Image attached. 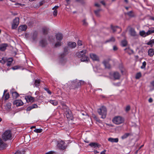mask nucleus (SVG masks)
Segmentation results:
<instances>
[{"instance_id":"nucleus-5","label":"nucleus","mask_w":154,"mask_h":154,"mask_svg":"<svg viewBox=\"0 0 154 154\" xmlns=\"http://www.w3.org/2000/svg\"><path fill=\"white\" fill-rule=\"evenodd\" d=\"M57 145L58 148L60 149L64 150L66 147L65 142L62 140L58 141Z\"/></svg>"},{"instance_id":"nucleus-43","label":"nucleus","mask_w":154,"mask_h":154,"mask_svg":"<svg viewBox=\"0 0 154 154\" xmlns=\"http://www.w3.org/2000/svg\"><path fill=\"white\" fill-rule=\"evenodd\" d=\"M48 31V29L46 28H43L42 29V32L44 34H47Z\"/></svg>"},{"instance_id":"nucleus-14","label":"nucleus","mask_w":154,"mask_h":154,"mask_svg":"<svg viewBox=\"0 0 154 154\" xmlns=\"http://www.w3.org/2000/svg\"><path fill=\"white\" fill-rule=\"evenodd\" d=\"M129 32L130 35L132 36H135L137 35L136 32L135 31L134 29L133 28H130Z\"/></svg>"},{"instance_id":"nucleus-11","label":"nucleus","mask_w":154,"mask_h":154,"mask_svg":"<svg viewBox=\"0 0 154 154\" xmlns=\"http://www.w3.org/2000/svg\"><path fill=\"white\" fill-rule=\"evenodd\" d=\"M25 99L27 103L33 102L35 100V98L30 96H26Z\"/></svg>"},{"instance_id":"nucleus-31","label":"nucleus","mask_w":154,"mask_h":154,"mask_svg":"<svg viewBox=\"0 0 154 154\" xmlns=\"http://www.w3.org/2000/svg\"><path fill=\"white\" fill-rule=\"evenodd\" d=\"M8 58L5 57H3L0 60V62L2 64H5L6 63Z\"/></svg>"},{"instance_id":"nucleus-2","label":"nucleus","mask_w":154,"mask_h":154,"mask_svg":"<svg viewBox=\"0 0 154 154\" xmlns=\"http://www.w3.org/2000/svg\"><path fill=\"white\" fill-rule=\"evenodd\" d=\"M97 112L101 116V118L103 119L106 118L107 114V110L104 106H102L98 109Z\"/></svg>"},{"instance_id":"nucleus-64","label":"nucleus","mask_w":154,"mask_h":154,"mask_svg":"<svg viewBox=\"0 0 154 154\" xmlns=\"http://www.w3.org/2000/svg\"><path fill=\"white\" fill-rule=\"evenodd\" d=\"M151 84L153 87H154V81L151 82Z\"/></svg>"},{"instance_id":"nucleus-12","label":"nucleus","mask_w":154,"mask_h":154,"mask_svg":"<svg viewBox=\"0 0 154 154\" xmlns=\"http://www.w3.org/2000/svg\"><path fill=\"white\" fill-rule=\"evenodd\" d=\"M13 103L15 104L17 106H22L23 105V103L21 100H17L14 101Z\"/></svg>"},{"instance_id":"nucleus-61","label":"nucleus","mask_w":154,"mask_h":154,"mask_svg":"<svg viewBox=\"0 0 154 154\" xmlns=\"http://www.w3.org/2000/svg\"><path fill=\"white\" fill-rule=\"evenodd\" d=\"M149 102L150 103H151L152 102V99L151 98H150L149 99Z\"/></svg>"},{"instance_id":"nucleus-32","label":"nucleus","mask_w":154,"mask_h":154,"mask_svg":"<svg viewBox=\"0 0 154 154\" xmlns=\"http://www.w3.org/2000/svg\"><path fill=\"white\" fill-rule=\"evenodd\" d=\"M154 32V28H152L150 29H149L148 30V31L146 32L147 35H149L152 33H153Z\"/></svg>"},{"instance_id":"nucleus-35","label":"nucleus","mask_w":154,"mask_h":154,"mask_svg":"<svg viewBox=\"0 0 154 154\" xmlns=\"http://www.w3.org/2000/svg\"><path fill=\"white\" fill-rule=\"evenodd\" d=\"M11 103H8L5 106V108L7 110H10L11 108Z\"/></svg>"},{"instance_id":"nucleus-7","label":"nucleus","mask_w":154,"mask_h":154,"mask_svg":"<svg viewBox=\"0 0 154 154\" xmlns=\"http://www.w3.org/2000/svg\"><path fill=\"white\" fill-rule=\"evenodd\" d=\"M72 83L73 85H75V88H78L80 87L84 83V82L81 80L79 81L76 79L73 81Z\"/></svg>"},{"instance_id":"nucleus-20","label":"nucleus","mask_w":154,"mask_h":154,"mask_svg":"<svg viewBox=\"0 0 154 154\" xmlns=\"http://www.w3.org/2000/svg\"><path fill=\"white\" fill-rule=\"evenodd\" d=\"M103 64L104 65L106 68L109 69L111 66L108 62V61L106 60H104L103 62Z\"/></svg>"},{"instance_id":"nucleus-8","label":"nucleus","mask_w":154,"mask_h":154,"mask_svg":"<svg viewBox=\"0 0 154 154\" xmlns=\"http://www.w3.org/2000/svg\"><path fill=\"white\" fill-rule=\"evenodd\" d=\"M125 14L127 15L130 18H133L136 17V14L133 10H131L127 13H125Z\"/></svg>"},{"instance_id":"nucleus-44","label":"nucleus","mask_w":154,"mask_h":154,"mask_svg":"<svg viewBox=\"0 0 154 154\" xmlns=\"http://www.w3.org/2000/svg\"><path fill=\"white\" fill-rule=\"evenodd\" d=\"M34 131L37 133H40L42 132V129H36L34 130Z\"/></svg>"},{"instance_id":"nucleus-21","label":"nucleus","mask_w":154,"mask_h":154,"mask_svg":"<svg viewBox=\"0 0 154 154\" xmlns=\"http://www.w3.org/2000/svg\"><path fill=\"white\" fill-rule=\"evenodd\" d=\"M89 145L91 147L94 148L98 147L99 148L101 146V145L97 143L92 142L89 144Z\"/></svg>"},{"instance_id":"nucleus-41","label":"nucleus","mask_w":154,"mask_h":154,"mask_svg":"<svg viewBox=\"0 0 154 154\" xmlns=\"http://www.w3.org/2000/svg\"><path fill=\"white\" fill-rule=\"evenodd\" d=\"M141 76V72H139L137 73L136 74V76H135V78L136 79H138L140 78Z\"/></svg>"},{"instance_id":"nucleus-9","label":"nucleus","mask_w":154,"mask_h":154,"mask_svg":"<svg viewBox=\"0 0 154 154\" xmlns=\"http://www.w3.org/2000/svg\"><path fill=\"white\" fill-rule=\"evenodd\" d=\"M110 75L113 77L114 80H117L119 79L120 75L119 73L117 72H114L113 73H110Z\"/></svg>"},{"instance_id":"nucleus-39","label":"nucleus","mask_w":154,"mask_h":154,"mask_svg":"<svg viewBox=\"0 0 154 154\" xmlns=\"http://www.w3.org/2000/svg\"><path fill=\"white\" fill-rule=\"evenodd\" d=\"M121 45L123 47H125L127 45V42L125 40H124L121 41Z\"/></svg>"},{"instance_id":"nucleus-62","label":"nucleus","mask_w":154,"mask_h":154,"mask_svg":"<svg viewBox=\"0 0 154 154\" xmlns=\"http://www.w3.org/2000/svg\"><path fill=\"white\" fill-rule=\"evenodd\" d=\"M95 6L97 7H99L100 6V5L97 3H96L95 4Z\"/></svg>"},{"instance_id":"nucleus-40","label":"nucleus","mask_w":154,"mask_h":154,"mask_svg":"<svg viewBox=\"0 0 154 154\" xmlns=\"http://www.w3.org/2000/svg\"><path fill=\"white\" fill-rule=\"evenodd\" d=\"M146 44L148 45H150L151 47H152V46L154 44V40L152 39L150 40V41L146 43Z\"/></svg>"},{"instance_id":"nucleus-23","label":"nucleus","mask_w":154,"mask_h":154,"mask_svg":"<svg viewBox=\"0 0 154 154\" xmlns=\"http://www.w3.org/2000/svg\"><path fill=\"white\" fill-rule=\"evenodd\" d=\"M7 145L4 143L0 138V149H2L7 147Z\"/></svg>"},{"instance_id":"nucleus-13","label":"nucleus","mask_w":154,"mask_h":154,"mask_svg":"<svg viewBox=\"0 0 154 154\" xmlns=\"http://www.w3.org/2000/svg\"><path fill=\"white\" fill-rule=\"evenodd\" d=\"M11 94L12 97L14 98H17L19 96V94L16 91H15L14 89L11 90Z\"/></svg>"},{"instance_id":"nucleus-54","label":"nucleus","mask_w":154,"mask_h":154,"mask_svg":"<svg viewBox=\"0 0 154 154\" xmlns=\"http://www.w3.org/2000/svg\"><path fill=\"white\" fill-rule=\"evenodd\" d=\"M32 106V108L33 109L37 108L38 107V106H37V105L36 104H33Z\"/></svg>"},{"instance_id":"nucleus-50","label":"nucleus","mask_w":154,"mask_h":154,"mask_svg":"<svg viewBox=\"0 0 154 154\" xmlns=\"http://www.w3.org/2000/svg\"><path fill=\"white\" fill-rule=\"evenodd\" d=\"M44 89L47 91V93L50 94H51V92L48 89L46 88H44Z\"/></svg>"},{"instance_id":"nucleus-22","label":"nucleus","mask_w":154,"mask_h":154,"mask_svg":"<svg viewBox=\"0 0 154 154\" xmlns=\"http://www.w3.org/2000/svg\"><path fill=\"white\" fill-rule=\"evenodd\" d=\"M56 39L59 41H61L63 38V35L62 33H58L56 35Z\"/></svg>"},{"instance_id":"nucleus-49","label":"nucleus","mask_w":154,"mask_h":154,"mask_svg":"<svg viewBox=\"0 0 154 154\" xmlns=\"http://www.w3.org/2000/svg\"><path fill=\"white\" fill-rule=\"evenodd\" d=\"M33 109L32 106L31 105L27 107L26 110L27 111H30Z\"/></svg>"},{"instance_id":"nucleus-37","label":"nucleus","mask_w":154,"mask_h":154,"mask_svg":"<svg viewBox=\"0 0 154 154\" xmlns=\"http://www.w3.org/2000/svg\"><path fill=\"white\" fill-rule=\"evenodd\" d=\"M130 135V134L129 133H126L121 137V138L122 140L125 139L128 137Z\"/></svg>"},{"instance_id":"nucleus-48","label":"nucleus","mask_w":154,"mask_h":154,"mask_svg":"<svg viewBox=\"0 0 154 154\" xmlns=\"http://www.w3.org/2000/svg\"><path fill=\"white\" fill-rule=\"evenodd\" d=\"M146 63L145 61L143 62L142 63V65L141 67V69H144L145 68Z\"/></svg>"},{"instance_id":"nucleus-10","label":"nucleus","mask_w":154,"mask_h":154,"mask_svg":"<svg viewBox=\"0 0 154 154\" xmlns=\"http://www.w3.org/2000/svg\"><path fill=\"white\" fill-rule=\"evenodd\" d=\"M65 114L67 119H71L72 118V115L71 110L68 108H66Z\"/></svg>"},{"instance_id":"nucleus-1","label":"nucleus","mask_w":154,"mask_h":154,"mask_svg":"<svg viewBox=\"0 0 154 154\" xmlns=\"http://www.w3.org/2000/svg\"><path fill=\"white\" fill-rule=\"evenodd\" d=\"M87 51L84 50L76 53V55L79 58H81V62L88 63L89 61L88 57L86 55Z\"/></svg>"},{"instance_id":"nucleus-28","label":"nucleus","mask_w":154,"mask_h":154,"mask_svg":"<svg viewBox=\"0 0 154 154\" xmlns=\"http://www.w3.org/2000/svg\"><path fill=\"white\" fill-rule=\"evenodd\" d=\"M108 140L112 143H117L119 141V139L117 138H114L110 137L108 138Z\"/></svg>"},{"instance_id":"nucleus-63","label":"nucleus","mask_w":154,"mask_h":154,"mask_svg":"<svg viewBox=\"0 0 154 154\" xmlns=\"http://www.w3.org/2000/svg\"><path fill=\"white\" fill-rule=\"evenodd\" d=\"M101 3L103 5H105V3L104 1H101Z\"/></svg>"},{"instance_id":"nucleus-16","label":"nucleus","mask_w":154,"mask_h":154,"mask_svg":"<svg viewBox=\"0 0 154 154\" xmlns=\"http://www.w3.org/2000/svg\"><path fill=\"white\" fill-rule=\"evenodd\" d=\"M47 45V42L45 39L41 40L39 42V45L42 47H45Z\"/></svg>"},{"instance_id":"nucleus-55","label":"nucleus","mask_w":154,"mask_h":154,"mask_svg":"<svg viewBox=\"0 0 154 154\" xmlns=\"http://www.w3.org/2000/svg\"><path fill=\"white\" fill-rule=\"evenodd\" d=\"M54 153V152L53 151H50L46 153L45 154H53Z\"/></svg>"},{"instance_id":"nucleus-57","label":"nucleus","mask_w":154,"mask_h":154,"mask_svg":"<svg viewBox=\"0 0 154 154\" xmlns=\"http://www.w3.org/2000/svg\"><path fill=\"white\" fill-rule=\"evenodd\" d=\"M106 152V150L105 149L103 151L100 152V154H106L105 152Z\"/></svg>"},{"instance_id":"nucleus-47","label":"nucleus","mask_w":154,"mask_h":154,"mask_svg":"<svg viewBox=\"0 0 154 154\" xmlns=\"http://www.w3.org/2000/svg\"><path fill=\"white\" fill-rule=\"evenodd\" d=\"M20 68V66H15L11 68V69L14 70H16Z\"/></svg>"},{"instance_id":"nucleus-46","label":"nucleus","mask_w":154,"mask_h":154,"mask_svg":"<svg viewBox=\"0 0 154 154\" xmlns=\"http://www.w3.org/2000/svg\"><path fill=\"white\" fill-rule=\"evenodd\" d=\"M82 22L83 25L85 26H87L88 25V23L86 22V19H85L83 20Z\"/></svg>"},{"instance_id":"nucleus-56","label":"nucleus","mask_w":154,"mask_h":154,"mask_svg":"<svg viewBox=\"0 0 154 154\" xmlns=\"http://www.w3.org/2000/svg\"><path fill=\"white\" fill-rule=\"evenodd\" d=\"M117 47L116 46H114L113 47V50L114 51H116L118 49Z\"/></svg>"},{"instance_id":"nucleus-19","label":"nucleus","mask_w":154,"mask_h":154,"mask_svg":"<svg viewBox=\"0 0 154 154\" xmlns=\"http://www.w3.org/2000/svg\"><path fill=\"white\" fill-rule=\"evenodd\" d=\"M68 46L71 48H75L76 46V43L74 42H69L67 44Z\"/></svg>"},{"instance_id":"nucleus-59","label":"nucleus","mask_w":154,"mask_h":154,"mask_svg":"<svg viewBox=\"0 0 154 154\" xmlns=\"http://www.w3.org/2000/svg\"><path fill=\"white\" fill-rule=\"evenodd\" d=\"M58 8H59V6H55V7H54L52 9L53 10L54 9V10H56Z\"/></svg>"},{"instance_id":"nucleus-33","label":"nucleus","mask_w":154,"mask_h":154,"mask_svg":"<svg viewBox=\"0 0 154 154\" xmlns=\"http://www.w3.org/2000/svg\"><path fill=\"white\" fill-rule=\"evenodd\" d=\"M101 10V9H99L97 10H95L94 11V13L97 17H100V12Z\"/></svg>"},{"instance_id":"nucleus-29","label":"nucleus","mask_w":154,"mask_h":154,"mask_svg":"<svg viewBox=\"0 0 154 154\" xmlns=\"http://www.w3.org/2000/svg\"><path fill=\"white\" fill-rule=\"evenodd\" d=\"M124 51H126L128 54L131 55L134 53L133 51L130 49L129 48H126L124 49Z\"/></svg>"},{"instance_id":"nucleus-26","label":"nucleus","mask_w":154,"mask_h":154,"mask_svg":"<svg viewBox=\"0 0 154 154\" xmlns=\"http://www.w3.org/2000/svg\"><path fill=\"white\" fill-rule=\"evenodd\" d=\"M148 55L150 57H152L154 55V49L153 48L149 49L148 51Z\"/></svg>"},{"instance_id":"nucleus-58","label":"nucleus","mask_w":154,"mask_h":154,"mask_svg":"<svg viewBox=\"0 0 154 154\" xmlns=\"http://www.w3.org/2000/svg\"><path fill=\"white\" fill-rule=\"evenodd\" d=\"M61 104L62 105V106H63V107L64 106L65 107V108H67V107L65 105V103H61Z\"/></svg>"},{"instance_id":"nucleus-4","label":"nucleus","mask_w":154,"mask_h":154,"mask_svg":"<svg viewBox=\"0 0 154 154\" xmlns=\"http://www.w3.org/2000/svg\"><path fill=\"white\" fill-rule=\"evenodd\" d=\"M124 119L120 116H116L112 120L113 122L116 125L122 124L124 122Z\"/></svg>"},{"instance_id":"nucleus-36","label":"nucleus","mask_w":154,"mask_h":154,"mask_svg":"<svg viewBox=\"0 0 154 154\" xmlns=\"http://www.w3.org/2000/svg\"><path fill=\"white\" fill-rule=\"evenodd\" d=\"M49 102L54 106L57 105L58 103V102L56 100H50Z\"/></svg>"},{"instance_id":"nucleus-18","label":"nucleus","mask_w":154,"mask_h":154,"mask_svg":"<svg viewBox=\"0 0 154 154\" xmlns=\"http://www.w3.org/2000/svg\"><path fill=\"white\" fill-rule=\"evenodd\" d=\"M7 46L8 45L7 44L3 43L0 44V51H5Z\"/></svg>"},{"instance_id":"nucleus-45","label":"nucleus","mask_w":154,"mask_h":154,"mask_svg":"<svg viewBox=\"0 0 154 154\" xmlns=\"http://www.w3.org/2000/svg\"><path fill=\"white\" fill-rule=\"evenodd\" d=\"M4 99L5 100H7L9 98V94L8 93L5 94L4 95Z\"/></svg>"},{"instance_id":"nucleus-60","label":"nucleus","mask_w":154,"mask_h":154,"mask_svg":"<svg viewBox=\"0 0 154 154\" xmlns=\"http://www.w3.org/2000/svg\"><path fill=\"white\" fill-rule=\"evenodd\" d=\"M14 154H21V153L19 151H17Z\"/></svg>"},{"instance_id":"nucleus-51","label":"nucleus","mask_w":154,"mask_h":154,"mask_svg":"<svg viewBox=\"0 0 154 154\" xmlns=\"http://www.w3.org/2000/svg\"><path fill=\"white\" fill-rule=\"evenodd\" d=\"M77 45L79 46H82V41L79 40L77 42Z\"/></svg>"},{"instance_id":"nucleus-38","label":"nucleus","mask_w":154,"mask_h":154,"mask_svg":"<svg viewBox=\"0 0 154 154\" xmlns=\"http://www.w3.org/2000/svg\"><path fill=\"white\" fill-rule=\"evenodd\" d=\"M140 34L141 36L143 37H145L147 36V35L146 32H145V31L143 30L140 31Z\"/></svg>"},{"instance_id":"nucleus-3","label":"nucleus","mask_w":154,"mask_h":154,"mask_svg":"<svg viewBox=\"0 0 154 154\" xmlns=\"http://www.w3.org/2000/svg\"><path fill=\"white\" fill-rule=\"evenodd\" d=\"M11 133L9 130L6 131L2 134V138L5 141L11 139Z\"/></svg>"},{"instance_id":"nucleus-34","label":"nucleus","mask_w":154,"mask_h":154,"mask_svg":"<svg viewBox=\"0 0 154 154\" xmlns=\"http://www.w3.org/2000/svg\"><path fill=\"white\" fill-rule=\"evenodd\" d=\"M115 41V38L113 37H112L110 38H109V39L107 40H106L105 43H107V42H114Z\"/></svg>"},{"instance_id":"nucleus-27","label":"nucleus","mask_w":154,"mask_h":154,"mask_svg":"<svg viewBox=\"0 0 154 154\" xmlns=\"http://www.w3.org/2000/svg\"><path fill=\"white\" fill-rule=\"evenodd\" d=\"M13 59L12 58H8L7 63V65L8 66H10L11 65V64L13 61Z\"/></svg>"},{"instance_id":"nucleus-30","label":"nucleus","mask_w":154,"mask_h":154,"mask_svg":"<svg viewBox=\"0 0 154 154\" xmlns=\"http://www.w3.org/2000/svg\"><path fill=\"white\" fill-rule=\"evenodd\" d=\"M40 80H35L33 85L36 87H38L40 85Z\"/></svg>"},{"instance_id":"nucleus-42","label":"nucleus","mask_w":154,"mask_h":154,"mask_svg":"<svg viewBox=\"0 0 154 154\" xmlns=\"http://www.w3.org/2000/svg\"><path fill=\"white\" fill-rule=\"evenodd\" d=\"M62 45V42L61 41H59L57 42L55 45V47H58Z\"/></svg>"},{"instance_id":"nucleus-25","label":"nucleus","mask_w":154,"mask_h":154,"mask_svg":"<svg viewBox=\"0 0 154 154\" xmlns=\"http://www.w3.org/2000/svg\"><path fill=\"white\" fill-rule=\"evenodd\" d=\"M68 48L67 47H65L64 48L63 53L61 54L60 55V58L61 59H63V58L65 56V53H66L68 52Z\"/></svg>"},{"instance_id":"nucleus-15","label":"nucleus","mask_w":154,"mask_h":154,"mask_svg":"<svg viewBox=\"0 0 154 154\" xmlns=\"http://www.w3.org/2000/svg\"><path fill=\"white\" fill-rule=\"evenodd\" d=\"M111 28L113 30V32H115L117 31L118 29H119V32H120L122 31L121 28L119 27L116 26H113L112 25H111Z\"/></svg>"},{"instance_id":"nucleus-17","label":"nucleus","mask_w":154,"mask_h":154,"mask_svg":"<svg viewBox=\"0 0 154 154\" xmlns=\"http://www.w3.org/2000/svg\"><path fill=\"white\" fill-rule=\"evenodd\" d=\"M91 58L94 61H98L99 60V57L97 56L94 54H90Z\"/></svg>"},{"instance_id":"nucleus-24","label":"nucleus","mask_w":154,"mask_h":154,"mask_svg":"<svg viewBox=\"0 0 154 154\" xmlns=\"http://www.w3.org/2000/svg\"><path fill=\"white\" fill-rule=\"evenodd\" d=\"M27 28V26L26 25H22L19 27L18 30L20 32L25 31L26 30Z\"/></svg>"},{"instance_id":"nucleus-53","label":"nucleus","mask_w":154,"mask_h":154,"mask_svg":"<svg viewBox=\"0 0 154 154\" xmlns=\"http://www.w3.org/2000/svg\"><path fill=\"white\" fill-rule=\"evenodd\" d=\"M130 109V107L129 106H126L125 109V110L126 111H128Z\"/></svg>"},{"instance_id":"nucleus-6","label":"nucleus","mask_w":154,"mask_h":154,"mask_svg":"<svg viewBox=\"0 0 154 154\" xmlns=\"http://www.w3.org/2000/svg\"><path fill=\"white\" fill-rule=\"evenodd\" d=\"M19 18L17 17H16L13 20V23L12 25V29H16L19 24Z\"/></svg>"},{"instance_id":"nucleus-52","label":"nucleus","mask_w":154,"mask_h":154,"mask_svg":"<svg viewBox=\"0 0 154 154\" xmlns=\"http://www.w3.org/2000/svg\"><path fill=\"white\" fill-rule=\"evenodd\" d=\"M57 10H55L53 12V15L54 16H56L57 15Z\"/></svg>"}]
</instances>
